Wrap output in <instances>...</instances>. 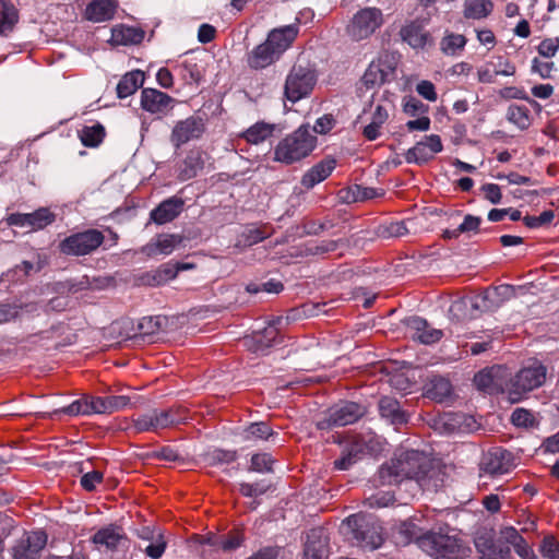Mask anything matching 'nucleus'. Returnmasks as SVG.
<instances>
[{"mask_svg": "<svg viewBox=\"0 0 559 559\" xmlns=\"http://www.w3.org/2000/svg\"><path fill=\"white\" fill-rule=\"evenodd\" d=\"M511 423L516 427L528 428L535 424L534 415L525 408H515L511 415Z\"/></svg>", "mask_w": 559, "mask_h": 559, "instance_id": "obj_61", "label": "nucleus"}, {"mask_svg": "<svg viewBox=\"0 0 559 559\" xmlns=\"http://www.w3.org/2000/svg\"><path fill=\"white\" fill-rule=\"evenodd\" d=\"M383 23V13L379 8L366 7L353 15L345 27V33L353 41H361L371 37Z\"/></svg>", "mask_w": 559, "mask_h": 559, "instance_id": "obj_7", "label": "nucleus"}, {"mask_svg": "<svg viewBox=\"0 0 559 559\" xmlns=\"http://www.w3.org/2000/svg\"><path fill=\"white\" fill-rule=\"evenodd\" d=\"M466 43L467 39L464 35L445 33L440 41V49L444 55L455 56L464 49Z\"/></svg>", "mask_w": 559, "mask_h": 559, "instance_id": "obj_48", "label": "nucleus"}, {"mask_svg": "<svg viewBox=\"0 0 559 559\" xmlns=\"http://www.w3.org/2000/svg\"><path fill=\"white\" fill-rule=\"evenodd\" d=\"M408 234V228L404 221L382 224L378 227L377 235L383 239L397 238Z\"/></svg>", "mask_w": 559, "mask_h": 559, "instance_id": "obj_54", "label": "nucleus"}, {"mask_svg": "<svg viewBox=\"0 0 559 559\" xmlns=\"http://www.w3.org/2000/svg\"><path fill=\"white\" fill-rule=\"evenodd\" d=\"M380 449L377 436L372 433L355 435L342 448L338 459L334 461V468L347 471L367 454H373Z\"/></svg>", "mask_w": 559, "mask_h": 559, "instance_id": "obj_6", "label": "nucleus"}, {"mask_svg": "<svg viewBox=\"0 0 559 559\" xmlns=\"http://www.w3.org/2000/svg\"><path fill=\"white\" fill-rule=\"evenodd\" d=\"M58 412L71 416L106 414L105 400L104 396L84 395Z\"/></svg>", "mask_w": 559, "mask_h": 559, "instance_id": "obj_22", "label": "nucleus"}, {"mask_svg": "<svg viewBox=\"0 0 559 559\" xmlns=\"http://www.w3.org/2000/svg\"><path fill=\"white\" fill-rule=\"evenodd\" d=\"M133 428L136 432L153 431L164 429L158 416V409H152L146 414H141L132 419Z\"/></svg>", "mask_w": 559, "mask_h": 559, "instance_id": "obj_42", "label": "nucleus"}, {"mask_svg": "<svg viewBox=\"0 0 559 559\" xmlns=\"http://www.w3.org/2000/svg\"><path fill=\"white\" fill-rule=\"evenodd\" d=\"M507 368L496 365L478 371L474 376L476 388L483 392L493 394L503 390Z\"/></svg>", "mask_w": 559, "mask_h": 559, "instance_id": "obj_15", "label": "nucleus"}, {"mask_svg": "<svg viewBox=\"0 0 559 559\" xmlns=\"http://www.w3.org/2000/svg\"><path fill=\"white\" fill-rule=\"evenodd\" d=\"M318 139L305 123L287 134L274 147L273 159L277 163L292 165L309 156L317 147Z\"/></svg>", "mask_w": 559, "mask_h": 559, "instance_id": "obj_2", "label": "nucleus"}, {"mask_svg": "<svg viewBox=\"0 0 559 559\" xmlns=\"http://www.w3.org/2000/svg\"><path fill=\"white\" fill-rule=\"evenodd\" d=\"M281 57L264 40L248 52L247 64L252 70H262L276 62Z\"/></svg>", "mask_w": 559, "mask_h": 559, "instance_id": "obj_29", "label": "nucleus"}, {"mask_svg": "<svg viewBox=\"0 0 559 559\" xmlns=\"http://www.w3.org/2000/svg\"><path fill=\"white\" fill-rule=\"evenodd\" d=\"M23 308H26L27 311H35L37 309V305L36 304L15 305V304H7V302L0 304V324H4V323L15 320L19 317L20 311Z\"/></svg>", "mask_w": 559, "mask_h": 559, "instance_id": "obj_51", "label": "nucleus"}, {"mask_svg": "<svg viewBox=\"0 0 559 559\" xmlns=\"http://www.w3.org/2000/svg\"><path fill=\"white\" fill-rule=\"evenodd\" d=\"M554 218L555 212L552 210H546L542 212L538 216H524L523 223L526 227L534 229L550 224Z\"/></svg>", "mask_w": 559, "mask_h": 559, "instance_id": "obj_58", "label": "nucleus"}, {"mask_svg": "<svg viewBox=\"0 0 559 559\" xmlns=\"http://www.w3.org/2000/svg\"><path fill=\"white\" fill-rule=\"evenodd\" d=\"M429 464L418 451H403L383 464L378 471L381 485H396L404 479H415L420 483L427 477Z\"/></svg>", "mask_w": 559, "mask_h": 559, "instance_id": "obj_1", "label": "nucleus"}, {"mask_svg": "<svg viewBox=\"0 0 559 559\" xmlns=\"http://www.w3.org/2000/svg\"><path fill=\"white\" fill-rule=\"evenodd\" d=\"M316 83V70L309 62L298 60L286 76L284 95L289 102L297 103L312 92Z\"/></svg>", "mask_w": 559, "mask_h": 559, "instance_id": "obj_5", "label": "nucleus"}, {"mask_svg": "<svg viewBox=\"0 0 559 559\" xmlns=\"http://www.w3.org/2000/svg\"><path fill=\"white\" fill-rule=\"evenodd\" d=\"M336 159L332 156H326L319 163L309 168L301 177L300 183L306 190L312 189L318 183L324 181L335 169Z\"/></svg>", "mask_w": 559, "mask_h": 559, "instance_id": "obj_24", "label": "nucleus"}, {"mask_svg": "<svg viewBox=\"0 0 559 559\" xmlns=\"http://www.w3.org/2000/svg\"><path fill=\"white\" fill-rule=\"evenodd\" d=\"M423 534V530L413 520L403 521L393 530V537L397 546H407L411 543L418 546V538Z\"/></svg>", "mask_w": 559, "mask_h": 559, "instance_id": "obj_31", "label": "nucleus"}, {"mask_svg": "<svg viewBox=\"0 0 559 559\" xmlns=\"http://www.w3.org/2000/svg\"><path fill=\"white\" fill-rule=\"evenodd\" d=\"M343 525L348 528L352 539L361 548L374 550L384 542L383 527L372 514L362 512L352 514L344 520Z\"/></svg>", "mask_w": 559, "mask_h": 559, "instance_id": "obj_4", "label": "nucleus"}, {"mask_svg": "<svg viewBox=\"0 0 559 559\" xmlns=\"http://www.w3.org/2000/svg\"><path fill=\"white\" fill-rule=\"evenodd\" d=\"M238 457L237 451L213 449L204 454V461L210 466H218L223 464H230Z\"/></svg>", "mask_w": 559, "mask_h": 559, "instance_id": "obj_49", "label": "nucleus"}, {"mask_svg": "<svg viewBox=\"0 0 559 559\" xmlns=\"http://www.w3.org/2000/svg\"><path fill=\"white\" fill-rule=\"evenodd\" d=\"M144 79V72L141 70L127 72L117 84V96L122 99L134 94L142 87Z\"/></svg>", "mask_w": 559, "mask_h": 559, "instance_id": "obj_34", "label": "nucleus"}, {"mask_svg": "<svg viewBox=\"0 0 559 559\" xmlns=\"http://www.w3.org/2000/svg\"><path fill=\"white\" fill-rule=\"evenodd\" d=\"M278 433L273 431L270 425L265 421L252 423L243 429L242 438L246 441L269 440L272 437H277Z\"/></svg>", "mask_w": 559, "mask_h": 559, "instance_id": "obj_45", "label": "nucleus"}, {"mask_svg": "<svg viewBox=\"0 0 559 559\" xmlns=\"http://www.w3.org/2000/svg\"><path fill=\"white\" fill-rule=\"evenodd\" d=\"M185 207L182 198L173 195L162 201L150 212V222L156 225H165L176 219Z\"/></svg>", "mask_w": 559, "mask_h": 559, "instance_id": "obj_19", "label": "nucleus"}, {"mask_svg": "<svg viewBox=\"0 0 559 559\" xmlns=\"http://www.w3.org/2000/svg\"><path fill=\"white\" fill-rule=\"evenodd\" d=\"M126 540L127 536L122 528L115 524L102 527L92 536V542L95 545L104 546L111 551L117 550Z\"/></svg>", "mask_w": 559, "mask_h": 559, "instance_id": "obj_28", "label": "nucleus"}, {"mask_svg": "<svg viewBox=\"0 0 559 559\" xmlns=\"http://www.w3.org/2000/svg\"><path fill=\"white\" fill-rule=\"evenodd\" d=\"M274 460L269 453H257L252 455L249 471L258 473H270L273 471Z\"/></svg>", "mask_w": 559, "mask_h": 559, "instance_id": "obj_56", "label": "nucleus"}, {"mask_svg": "<svg viewBox=\"0 0 559 559\" xmlns=\"http://www.w3.org/2000/svg\"><path fill=\"white\" fill-rule=\"evenodd\" d=\"M512 466L511 452L502 448L488 451L480 463V469L492 476L507 474Z\"/></svg>", "mask_w": 559, "mask_h": 559, "instance_id": "obj_17", "label": "nucleus"}, {"mask_svg": "<svg viewBox=\"0 0 559 559\" xmlns=\"http://www.w3.org/2000/svg\"><path fill=\"white\" fill-rule=\"evenodd\" d=\"M245 540L242 532L234 528L225 535H221V549L224 551H233L239 548Z\"/></svg>", "mask_w": 559, "mask_h": 559, "instance_id": "obj_55", "label": "nucleus"}, {"mask_svg": "<svg viewBox=\"0 0 559 559\" xmlns=\"http://www.w3.org/2000/svg\"><path fill=\"white\" fill-rule=\"evenodd\" d=\"M175 98L156 88H143L141 92V107L150 114L166 115L174 108Z\"/></svg>", "mask_w": 559, "mask_h": 559, "instance_id": "obj_18", "label": "nucleus"}, {"mask_svg": "<svg viewBox=\"0 0 559 559\" xmlns=\"http://www.w3.org/2000/svg\"><path fill=\"white\" fill-rule=\"evenodd\" d=\"M443 150L441 138L438 134L426 135L405 153L408 164L424 165L433 158V155Z\"/></svg>", "mask_w": 559, "mask_h": 559, "instance_id": "obj_12", "label": "nucleus"}, {"mask_svg": "<svg viewBox=\"0 0 559 559\" xmlns=\"http://www.w3.org/2000/svg\"><path fill=\"white\" fill-rule=\"evenodd\" d=\"M179 75L188 85H199L204 76V69L195 59H187L178 67Z\"/></svg>", "mask_w": 559, "mask_h": 559, "instance_id": "obj_38", "label": "nucleus"}, {"mask_svg": "<svg viewBox=\"0 0 559 559\" xmlns=\"http://www.w3.org/2000/svg\"><path fill=\"white\" fill-rule=\"evenodd\" d=\"M400 35L414 49H423L431 38L430 34L418 21H412L404 25L400 31Z\"/></svg>", "mask_w": 559, "mask_h": 559, "instance_id": "obj_30", "label": "nucleus"}, {"mask_svg": "<svg viewBox=\"0 0 559 559\" xmlns=\"http://www.w3.org/2000/svg\"><path fill=\"white\" fill-rule=\"evenodd\" d=\"M378 412L381 419L399 428L409 421V413L403 409L397 399L383 395L378 401Z\"/></svg>", "mask_w": 559, "mask_h": 559, "instance_id": "obj_16", "label": "nucleus"}, {"mask_svg": "<svg viewBox=\"0 0 559 559\" xmlns=\"http://www.w3.org/2000/svg\"><path fill=\"white\" fill-rule=\"evenodd\" d=\"M166 319L160 316L144 317L138 323V334L135 336L151 337L163 331Z\"/></svg>", "mask_w": 559, "mask_h": 559, "instance_id": "obj_47", "label": "nucleus"}, {"mask_svg": "<svg viewBox=\"0 0 559 559\" xmlns=\"http://www.w3.org/2000/svg\"><path fill=\"white\" fill-rule=\"evenodd\" d=\"M280 322V319L271 322L266 328L261 331L253 332L252 336L246 340V343L250 342V349L254 353H264L270 347L274 346L278 343L280 332L276 326V323Z\"/></svg>", "mask_w": 559, "mask_h": 559, "instance_id": "obj_26", "label": "nucleus"}, {"mask_svg": "<svg viewBox=\"0 0 559 559\" xmlns=\"http://www.w3.org/2000/svg\"><path fill=\"white\" fill-rule=\"evenodd\" d=\"M0 36H7L19 22V11L8 1H0Z\"/></svg>", "mask_w": 559, "mask_h": 559, "instance_id": "obj_40", "label": "nucleus"}, {"mask_svg": "<svg viewBox=\"0 0 559 559\" xmlns=\"http://www.w3.org/2000/svg\"><path fill=\"white\" fill-rule=\"evenodd\" d=\"M547 368L540 362L520 369L510 379L509 395L512 402L520 401L524 394L542 386L546 381Z\"/></svg>", "mask_w": 559, "mask_h": 559, "instance_id": "obj_10", "label": "nucleus"}, {"mask_svg": "<svg viewBox=\"0 0 559 559\" xmlns=\"http://www.w3.org/2000/svg\"><path fill=\"white\" fill-rule=\"evenodd\" d=\"M299 33L298 24H289L272 29L265 41L281 57L295 41Z\"/></svg>", "mask_w": 559, "mask_h": 559, "instance_id": "obj_23", "label": "nucleus"}, {"mask_svg": "<svg viewBox=\"0 0 559 559\" xmlns=\"http://www.w3.org/2000/svg\"><path fill=\"white\" fill-rule=\"evenodd\" d=\"M429 110V106L424 104L416 97L408 96L404 98L403 111L412 117L426 115Z\"/></svg>", "mask_w": 559, "mask_h": 559, "instance_id": "obj_57", "label": "nucleus"}, {"mask_svg": "<svg viewBox=\"0 0 559 559\" xmlns=\"http://www.w3.org/2000/svg\"><path fill=\"white\" fill-rule=\"evenodd\" d=\"M394 71L395 68L392 64L379 59L368 66L361 78V82L368 90L380 87L390 81V78L394 75Z\"/></svg>", "mask_w": 559, "mask_h": 559, "instance_id": "obj_21", "label": "nucleus"}, {"mask_svg": "<svg viewBox=\"0 0 559 559\" xmlns=\"http://www.w3.org/2000/svg\"><path fill=\"white\" fill-rule=\"evenodd\" d=\"M418 547L436 559H462L466 551L462 539L451 535L448 525L424 532L418 538Z\"/></svg>", "mask_w": 559, "mask_h": 559, "instance_id": "obj_3", "label": "nucleus"}, {"mask_svg": "<svg viewBox=\"0 0 559 559\" xmlns=\"http://www.w3.org/2000/svg\"><path fill=\"white\" fill-rule=\"evenodd\" d=\"M106 135L105 128L102 123L96 122L93 126H85L79 132L82 144L86 147L98 146Z\"/></svg>", "mask_w": 559, "mask_h": 559, "instance_id": "obj_44", "label": "nucleus"}, {"mask_svg": "<svg viewBox=\"0 0 559 559\" xmlns=\"http://www.w3.org/2000/svg\"><path fill=\"white\" fill-rule=\"evenodd\" d=\"M341 240H322L319 242H308L305 245L304 253L305 255H325L330 252H334L338 246Z\"/></svg>", "mask_w": 559, "mask_h": 559, "instance_id": "obj_52", "label": "nucleus"}, {"mask_svg": "<svg viewBox=\"0 0 559 559\" xmlns=\"http://www.w3.org/2000/svg\"><path fill=\"white\" fill-rule=\"evenodd\" d=\"M269 490V486L264 481H257L254 484L240 483L239 492L243 497L253 498L264 495Z\"/></svg>", "mask_w": 559, "mask_h": 559, "instance_id": "obj_63", "label": "nucleus"}, {"mask_svg": "<svg viewBox=\"0 0 559 559\" xmlns=\"http://www.w3.org/2000/svg\"><path fill=\"white\" fill-rule=\"evenodd\" d=\"M204 167L203 154L200 150H191L182 162L179 179L182 181L194 178Z\"/></svg>", "mask_w": 559, "mask_h": 559, "instance_id": "obj_36", "label": "nucleus"}, {"mask_svg": "<svg viewBox=\"0 0 559 559\" xmlns=\"http://www.w3.org/2000/svg\"><path fill=\"white\" fill-rule=\"evenodd\" d=\"M106 414H112L126 408L130 404V397L127 395H107L104 396Z\"/></svg>", "mask_w": 559, "mask_h": 559, "instance_id": "obj_62", "label": "nucleus"}, {"mask_svg": "<svg viewBox=\"0 0 559 559\" xmlns=\"http://www.w3.org/2000/svg\"><path fill=\"white\" fill-rule=\"evenodd\" d=\"M104 474L99 471H92L83 474L80 479L82 488L86 491H94L98 484H102Z\"/></svg>", "mask_w": 559, "mask_h": 559, "instance_id": "obj_64", "label": "nucleus"}, {"mask_svg": "<svg viewBox=\"0 0 559 559\" xmlns=\"http://www.w3.org/2000/svg\"><path fill=\"white\" fill-rule=\"evenodd\" d=\"M117 8V0H92L85 8L84 16L93 23L107 22L114 19Z\"/></svg>", "mask_w": 559, "mask_h": 559, "instance_id": "obj_27", "label": "nucleus"}, {"mask_svg": "<svg viewBox=\"0 0 559 559\" xmlns=\"http://www.w3.org/2000/svg\"><path fill=\"white\" fill-rule=\"evenodd\" d=\"M539 552L546 559H559V542L554 536H545L540 542Z\"/></svg>", "mask_w": 559, "mask_h": 559, "instance_id": "obj_59", "label": "nucleus"}, {"mask_svg": "<svg viewBox=\"0 0 559 559\" xmlns=\"http://www.w3.org/2000/svg\"><path fill=\"white\" fill-rule=\"evenodd\" d=\"M493 10L490 0H465L463 14L466 19L480 20L487 17Z\"/></svg>", "mask_w": 559, "mask_h": 559, "instance_id": "obj_41", "label": "nucleus"}, {"mask_svg": "<svg viewBox=\"0 0 559 559\" xmlns=\"http://www.w3.org/2000/svg\"><path fill=\"white\" fill-rule=\"evenodd\" d=\"M506 118L520 130L528 129L532 123L530 109L524 105L511 104L508 107Z\"/></svg>", "mask_w": 559, "mask_h": 559, "instance_id": "obj_43", "label": "nucleus"}, {"mask_svg": "<svg viewBox=\"0 0 559 559\" xmlns=\"http://www.w3.org/2000/svg\"><path fill=\"white\" fill-rule=\"evenodd\" d=\"M158 416L165 429L185 423L189 418V412L183 406H174L167 409H158Z\"/></svg>", "mask_w": 559, "mask_h": 559, "instance_id": "obj_46", "label": "nucleus"}, {"mask_svg": "<svg viewBox=\"0 0 559 559\" xmlns=\"http://www.w3.org/2000/svg\"><path fill=\"white\" fill-rule=\"evenodd\" d=\"M47 540L45 531L25 532L11 547V556L13 559H39Z\"/></svg>", "mask_w": 559, "mask_h": 559, "instance_id": "obj_11", "label": "nucleus"}, {"mask_svg": "<svg viewBox=\"0 0 559 559\" xmlns=\"http://www.w3.org/2000/svg\"><path fill=\"white\" fill-rule=\"evenodd\" d=\"M343 193L342 199L347 202H360L366 200H371L382 195V190L371 188V187H362L359 185H355L349 187L346 190H341Z\"/></svg>", "mask_w": 559, "mask_h": 559, "instance_id": "obj_39", "label": "nucleus"}, {"mask_svg": "<svg viewBox=\"0 0 559 559\" xmlns=\"http://www.w3.org/2000/svg\"><path fill=\"white\" fill-rule=\"evenodd\" d=\"M204 130L203 119L190 116L175 124L170 134V141L176 148H179L189 141L199 139L204 133Z\"/></svg>", "mask_w": 559, "mask_h": 559, "instance_id": "obj_13", "label": "nucleus"}, {"mask_svg": "<svg viewBox=\"0 0 559 559\" xmlns=\"http://www.w3.org/2000/svg\"><path fill=\"white\" fill-rule=\"evenodd\" d=\"M367 413V407L353 401H341L330 407L325 416L318 420L317 427L320 430H330L334 427H343L355 424Z\"/></svg>", "mask_w": 559, "mask_h": 559, "instance_id": "obj_9", "label": "nucleus"}, {"mask_svg": "<svg viewBox=\"0 0 559 559\" xmlns=\"http://www.w3.org/2000/svg\"><path fill=\"white\" fill-rule=\"evenodd\" d=\"M403 324L407 328L413 340L430 345L439 342L443 332L429 325L426 319L418 316L406 317Z\"/></svg>", "mask_w": 559, "mask_h": 559, "instance_id": "obj_14", "label": "nucleus"}, {"mask_svg": "<svg viewBox=\"0 0 559 559\" xmlns=\"http://www.w3.org/2000/svg\"><path fill=\"white\" fill-rule=\"evenodd\" d=\"M329 537L322 527L311 528L304 547V559H328Z\"/></svg>", "mask_w": 559, "mask_h": 559, "instance_id": "obj_20", "label": "nucleus"}, {"mask_svg": "<svg viewBox=\"0 0 559 559\" xmlns=\"http://www.w3.org/2000/svg\"><path fill=\"white\" fill-rule=\"evenodd\" d=\"M182 236L176 234H162L157 236L155 242H150L144 247L148 255L170 254L174 249L182 242Z\"/></svg>", "mask_w": 559, "mask_h": 559, "instance_id": "obj_33", "label": "nucleus"}, {"mask_svg": "<svg viewBox=\"0 0 559 559\" xmlns=\"http://www.w3.org/2000/svg\"><path fill=\"white\" fill-rule=\"evenodd\" d=\"M145 32L141 27L119 25L111 31V43L114 45H138L144 39Z\"/></svg>", "mask_w": 559, "mask_h": 559, "instance_id": "obj_32", "label": "nucleus"}, {"mask_svg": "<svg viewBox=\"0 0 559 559\" xmlns=\"http://www.w3.org/2000/svg\"><path fill=\"white\" fill-rule=\"evenodd\" d=\"M451 392L452 384L450 380L442 376H432L425 386L426 396L437 402H443L450 396Z\"/></svg>", "mask_w": 559, "mask_h": 559, "instance_id": "obj_35", "label": "nucleus"}, {"mask_svg": "<svg viewBox=\"0 0 559 559\" xmlns=\"http://www.w3.org/2000/svg\"><path fill=\"white\" fill-rule=\"evenodd\" d=\"M478 559H511L512 551L508 545L501 540H495L489 537H479L475 540Z\"/></svg>", "mask_w": 559, "mask_h": 559, "instance_id": "obj_25", "label": "nucleus"}, {"mask_svg": "<svg viewBox=\"0 0 559 559\" xmlns=\"http://www.w3.org/2000/svg\"><path fill=\"white\" fill-rule=\"evenodd\" d=\"M275 130L276 124L258 121L243 131L241 133V138H243L248 143L257 145L270 139L274 134Z\"/></svg>", "mask_w": 559, "mask_h": 559, "instance_id": "obj_37", "label": "nucleus"}, {"mask_svg": "<svg viewBox=\"0 0 559 559\" xmlns=\"http://www.w3.org/2000/svg\"><path fill=\"white\" fill-rule=\"evenodd\" d=\"M105 241L104 234L96 228L78 231L62 239L58 249L60 253L71 257H84L95 252Z\"/></svg>", "mask_w": 559, "mask_h": 559, "instance_id": "obj_8", "label": "nucleus"}, {"mask_svg": "<svg viewBox=\"0 0 559 559\" xmlns=\"http://www.w3.org/2000/svg\"><path fill=\"white\" fill-rule=\"evenodd\" d=\"M61 286L64 290L70 294H76L83 290H90L91 283L88 275H82L79 278H68L61 283Z\"/></svg>", "mask_w": 559, "mask_h": 559, "instance_id": "obj_60", "label": "nucleus"}, {"mask_svg": "<svg viewBox=\"0 0 559 559\" xmlns=\"http://www.w3.org/2000/svg\"><path fill=\"white\" fill-rule=\"evenodd\" d=\"M28 217L32 229H43L56 219V215L47 207H40L33 213H28Z\"/></svg>", "mask_w": 559, "mask_h": 559, "instance_id": "obj_53", "label": "nucleus"}, {"mask_svg": "<svg viewBox=\"0 0 559 559\" xmlns=\"http://www.w3.org/2000/svg\"><path fill=\"white\" fill-rule=\"evenodd\" d=\"M515 66L506 61V69L490 70L487 67L479 68L477 71V78L480 83L491 84L495 82L497 75L511 76L515 74Z\"/></svg>", "mask_w": 559, "mask_h": 559, "instance_id": "obj_50", "label": "nucleus"}]
</instances>
